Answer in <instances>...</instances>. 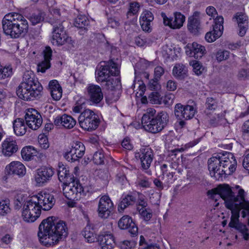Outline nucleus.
Instances as JSON below:
<instances>
[{"label":"nucleus","mask_w":249,"mask_h":249,"mask_svg":"<svg viewBox=\"0 0 249 249\" xmlns=\"http://www.w3.org/2000/svg\"><path fill=\"white\" fill-rule=\"evenodd\" d=\"M207 194L213 199L216 200V196H220L225 201L226 208L230 210L231 213L229 226L236 229L242 234L245 240H248L249 234L246 226L239 222L240 211L242 210V217L249 215V202L245 199L244 191L240 189L235 195L229 185H225L209 190Z\"/></svg>","instance_id":"f257e3e1"},{"label":"nucleus","mask_w":249,"mask_h":249,"mask_svg":"<svg viewBox=\"0 0 249 249\" xmlns=\"http://www.w3.org/2000/svg\"><path fill=\"white\" fill-rule=\"evenodd\" d=\"M55 217H49L42 221L38 228L39 241L46 247L57 244L68 234L66 223L62 220L55 222Z\"/></svg>","instance_id":"f03ea898"},{"label":"nucleus","mask_w":249,"mask_h":249,"mask_svg":"<svg viewBox=\"0 0 249 249\" xmlns=\"http://www.w3.org/2000/svg\"><path fill=\"white\" fill-rule=\"evenodd\" d=\"M208 169L212 177L216 180L231 175L236 170L237 161L231 153L224 152L215 154L208 162Z\"/></svg>","instance_id":"7ed1b4c3"},{"label":"nucleus","mask_w":249,"mask_h":249,"mask_svg":"<svg viewBox=\"0 0 249 249\" xmlns=\"http://www.w3.org/2000/svg\"><path fill=\"white\" fill-rule=\"evenodd\" d=\"M120 73V66L112 60L101 62L95 71L96 80L108 90L121 87L119 78L114 77Z\"/></svg>","instance_id":"20e7f679"},{"label":"nucleus","mask_w":249,"mask_h":249,"mask_svg":"<svg viewBox=\"0 0 249 249\" xmlns=\"http://www.w3.org/2000/svg\"><path fill=\"white\" fill-rule=\"evenodd\" d=\"M43 87L32 71H26L23 77V81L17 89L18 97L25 101L39 98L41 95Z\"/></svg>","instance_id":"39448f33"},{"label":"nucleus","mask_w":249,"mask_h":249,"mask_svg":"<svg viewBox=\"0 0 249 249\" xmlns=\"http://www.w3.org/2000/svg\"><path fill=\"white\" fill-rule=\"evenodd\" d=\"M3 33L12 38H18L25 34L29 25L24 17L16 13L6 15L2 20Z\"/></svg>","instance_id":"423d86ee"},{"label":"nucleus","mask_w":249,"mask_h":249,"mask_svg":"<svg viewBox=\"0 0 249 249\" xmlns=\"http://www.w3.org/2000/svg\"><path fill=\"white\" fill-rule=\"evenodd\" d=\"M168 122L169 116L166 112L160 111L156 114V110L153 108H148L142 118L144 129L153 134L161 131Z\"/></svg>","instance_id":"0eeeda50"},{"label":"nucleus","mask_w":249,"mask_h":249,"mask_svg":"<svg viewBox=\"0 0 249 249\" xmlns=\"http://www.w3.org/2000/svg\"><path fill=\"white\" fill-rule=\"evenodd\" d=\"M49 23L53 26L51 41L53 45L62 46L65 43L72 44L71 38L64 30V20L51 18Z\"/></svg>","instance_id":"6e6552de"},{"label":"nucleus","mask_w":249,"mask_h":249,"mask_svg":"<svg viewBox=\"0 0 249 249\" xmlns=\"http://www.w3.org/2000/svg\"><path fill=\"white\" fill-rule=\"evenodd\" d=\"M78 121L81 128L89 131L95 130L100 124L98 115L89 109H86L81 112Z\"/></svg>","instance_id":"1a4fd4ad"},{"label":"nucleus","mask_w":249,"mask_h":249,"mask_svg":"<svg viewBox=\"0 0 249 249\" xmlns=\"http://www.w3.org/2000/svg\"><path fill=\"white\" fill-rule=\"evenodd\" d=\"M36 198L33 196L29 198L22 210L21 216L23 220L28 223L35 221L40 216L41 209L36 201Z\"/></svg>","instance_id":"9d476101"},{"label":"nucleus","mask_w":249,"mask_h":249,"mask_svg":"<svg viewBox=\"0 0 249 249\" xmlns=\"http://www.w3.org/2000/svg\"><path fill=\"white\" fill-rule=\"evenodd\" d=\"M63 192L68 199L73 201L78 200L86 195L85 189L76 180V178L63 187Z\"/></svg>","instance_id":"9b49d317"},{"label":"nucleus","mask_w":249,"mask_h":249,"mask_svg":"<svg viewBox=\"0 0 249 249\" xmlns=\"http://www.w3.org/2000/svg\"><path fill=\"white\" fill-rule=\"evenodd\" d=\"M196 112V109L193 106H183L181 104H177L174 109L175 115L181 127L185 125V120L193 118Z\"/></svg>","instance_id":"f8f14e48"},{"label":"nucleus","mask_w":249,"mask_h":249,"mask_svg":"<svg viewBox=\"0 0 249 249\" xmlns=\"http://www.w3.org/2000/svg\"><path fill=\"white\" fill-rule=\"evenodd\" d=\"M135 157L140 159L142 168L146 170V173L147 174L151 175V172L148 170L154 157L153 152L151 148L148 146L142 147L139 152L136 153Z\"/></svg>","instance_id":"ddd939ff"},{"label":"nucleus","mask_w":249,"mask_h":249,"mask_svg":"<svg viewBox=\"0 0 249 249\" xmlns=\"http://www.w3.org/2000/svg\"><path fill=\"white\" fill-rule=\"evenodd\" d=\"M224 18L222 16H217L213 19L212 30L207 32L205 35L206 40L208 42H213L220 37L223 32Z\"/></svg>","instance_id":"4468645a"},{"label":"nucleus","mask_w":249,"mask_h":249,"mask_svg":"<svg viewBox=\"0 0 249 249\" xmlns=\"http://www.w3.org/2000/svg\"><path fill=\"white\" fill-rule=\"evenodd\" d=\"M87 92L90 105L98 106L102 102L104 94L102 89L99 86L89 84L87 87Z\"/></svg>","instance_id":"2eb2a0df"},{"label":"nucleus","mask_w":249,"mask_h":249,"mask_svg":"<svg viewBox=\"0 0 249 249\" xmlns=\"http://www.w3.org/2000/svg\"><path fill=\"white\" fill-rule=\"evenodd\" d=\"M177 141L176 139H173L171 137H168L166 139L165 146L168 148L169 156L175 157L177 152H182L188 148L193 147L199 142V140L198 139L195 140L182 145L180 148L175 147Z\"/></svg>","instance_id":"dca6fc26"},{"label":"nucleus","mask_w":249,"mask_h":249,"mask_svg":"<svg viewBox=\"0 0 249 249\" xmlns=\"http://www.w3.org/2000/svg\"><path fill=\"white\" fill-rule=\"evenodd\" d=\"M85 151V147L83 143L79 141L73 142L71 150L65 153L64 157L69 161L74 162L81 158Z\"/></svg>","instance_id":"f3484780"},{"label":"nucleus","mask_w":249,"mask_h":249,"mask_svg":"<svg viewBox=\"0 0 249 249\" xmlns=\"http://www.w3.org/2000/svg\"><path fill=\"white\" fill-rule=\"evenodd\" d=\"M33 196L36 198L38 205L44 211L50 210L55 202L53 195L46 191H41Z\"/></svg>","instance_id":"a211bd4d"},{"label":"nucleus","mask_w":249,"mask_h":249,"mask_svg":"<svg viewBox=\"0 0 249 249\" xmlns=\"http://www.w3.org/2000/svg\"><path fill=\"white\" fill-rule=\"evenodd\" d=\"M24 118L26 125L33 130L37 129L42 123L41 116L34 108L27 110Z\"/></svg>","instance_id":"6ab92c4d"},{"label":"nucleus","mask_w":249,"mask_h":249,"mask_svg":"<svg viewBox=\"0 0 249 249\" xmlns=\"http://www.w3.org/2000/svg\"><path fill=\"white\" fill-rule=\"evenodd\" d=\"M114 209L113 204L107 196H102L98 203V213L99 217L106 219L108 218Z\"/></svg>","instance_id":"aec40b11"},{"label":"nucleus","mask_w":249,"mask_h":249,"mask_svg":"<svg viewBox=\"0 0 249 249\" xmlns=\"http://www.w3.org/2000/svg\"><path fill=\"white\" fill-rule=\"evenodd\" d=\"M161 15L164 24L173 29H180L185 20V17L179 12L175 13L172 18H168L164 13H161Z\"/></svg>","instance_id":"412c9836"},{"label":"nucleus","mask_w":249,"mask_h":249,"mask_svg":"<svg viewBox=\"0 0 249 249\" xmlns=\"http://www.w3.org/2000/svg\"><path fill=\"white\" fill-rule=\"evenodd\" d=\"M54 173L53 168L43 166L37 170L35 180L37 184L42 185L51 180Z\"/></svg>","instance_id":"4be33fe9"},{"label":"nucleus","mask_w":249,"mask_h":249,"mask_svg":"<svg viewBox=\"0 0 249 249\" xmlns=\"http://www.w3.org/2000/svg\"><path fill=\"white\" fill-rule=\"evenodd\" d=\"M97 239L102 249H113L115 246L114 236L109 231L103 230Z\"/></svg>","instance_id":"5701e85b"},{"label":"nucleus","mask_w":249,"mask_h":249,"mask_svg":"<svg viewBox=\"0 0 249 249\" xmlns=\"http://www.w3.org/2000/svg\"><path fill=\"white\" fill-rule=\"evenodd\" d=\"M202 14L198 11L195 12L193 15L189 17L187 22V29L192 34L197 35L201 29L200 19Z\"/></svg>","instance_id":"b1692460"},{"label":"nucleus","mask_w":249,"mask_h":249,"mask_svg":"<svg viewBox=\"0 0 249 249\" xmlns=\"http://www.w3.org/2000/svg\"><path fill=\"white\" fill-rule=\"evenodd\" d=\"M205 47L196 42L188 44L186 47V53L190 57H194L196 59H199L205 53Z\"/></svg>","instance_id":"393cba45"},{"label":"nucleus","mask_w":249,"mask_h":249,"mask_svg":"<svg viewBox=\"0 0 249 249\" xmlns=\"http://www.w3.org/2000/svg\"><path fill=\"white\" fill-rule=\"evenodd\" d=\"M18 150V146L15 140L11 137L6 138L2 143V153L5 156L10 157Z\"/></svg>","instance_id":"a878e982"},{"label":"nucleus","mask_w":249,"mask_h":249,"mask_svg":"<svg viewBox=\"0 0 249 249\" xmlns=\"http://www.w3.org/2000/svg\"><path fill=\"white\" fill-rule=\"evenodd\" d=\"M54 124L57 126H62L67 129H71L76 124L75 120L71 116L63 114L57 116L54 120Z\"/></svg>","instance_id":"bb28decb"},{"label":"nucleus","mask_w":249,"mask_h":249,"mask_svg":"<svg viewBox=\"0 0 249 249\" xmlns=\"http://www.w3.org/2000/svg\"><path fill=\"white\" fill-rule=\"evenodd\" d=\"M233 19L236 21L239 27V35L243 36L247 30L248 26V17L242 13H237Z\"/></svg>","instance_id":"cd10ccee"},{"label":"nucleus","mask_w":249,"mask_h":249,"mask_svg":"<svg viewBox=\"0 0 249 249\" xmlns=\"http://www.w3.org/2000/svg\"><path fill=\"white\" fill-rule=\"evenodd\" d=\"M6 170L8 174L11 175H18L23 176L26 173L24 165L19 161H15L10 163L7 166Z\"/></svg>","instance_id":"c85d7f7f"},{"label":"nucleus","mask_w":249,"mask_h":249,"mask_svg":"<svg viewBox=\"0 0 249 249\" xmlns=\"http://www.w3.org/2000/svg\"><path fill=\"white\" fill-rule=\"evenodd\" d=\"M44 60L37 65V71L42 73L45 72L46 70L51 67L50 60L51 59L52 51L50 47H47L44 51Z\"/></svg>","instance_id":"c756f323"},{"label":"nucleus","mask_w":249,"mask_h":249,"mask_svg":"<svg viewBox=\"0 0 249 249\" xmlns=\"http://www.w3.org/2000/svg\"><path fill=\"white\" fill-rule=\"evenodd\" d=\"M89 21L85 15H79L75 19L74 25L78 28L82 29L81 34H84L88 30Z\"/></svg>","instance_id":"7c9ffc66"},{"label":"nucleus","mask_w":249,"mask_h":249,"mask_svg":"<svg viewBox=\"0 0 249 249\" xmlns=\"http://www.w3.org/2000/svg\"><path fill=\"white\" fill-rule=\"evenodd\" d=\"M137 199L136 194H128L119 203L118 207L120 212H123L127 207L133 205Z\"/></svg>","instance_id":"2f4dec72"},{"label":"nucleus","mask_w":249,"mask_h":249,"mask_svg":"<svg viewBox=\"0 0 249 249\" xmlns=\"http://www.w3.org/2000/svg\"><path fill=\"white\" fill-rule=\"evenodd\" d=\"M13 126L14 131L17 136H23L27 130L24 120L21 118H17L13 121Z\"/></svg>","instance_id":"473e14b6"},{"label":"nucleus","mask_w":249,"mask_h":249,"mask_svg":"<svg viewBox=\"0 0 249 249\" xmlns=\"http://www.w3.org/2000/svg\"><path fill=\"white\" fill-rule=\"evenodd\" d=\"M57 174L59 180L60 181L70 182L71 180H74L75 177L71 175L69 171L64 167L63 165L61 166L59 165L57 170Z\"/></svg>","instance_id":"72a5a7b5"},{"label":"nucleus","mask_w":249,"mask_h":249,"mask_svg":"<svg viewBox=\"0 0 249 249\" xmlns=\"http://www.w3.org/2000/svg\"><path fill=\"white\" fill-rule=\"evenodd\" d=\"M187 69L182 64H176L173 69V74L177 79H182L187 76Z\"/></svg>","instance_id":"f704fd0d"},{"label":"nucleus","mask_w":249,"mask_h":249,"mask_svg":"<svg viewBox=\"0 0 249 249\" xmlns=\"http://www.w3.org/2000/svg\"><path fill=\"white\" fill-rule=\"evenodd\" d=\"M36 153V150L32 146L24 147L21 151L22 158L27 161L31 160Z\"/></svg>","instance_id":"c9c22d12"},{"label":"nucleus","mask_w":249,"mask_h":249,"mask_svg":"<svg viewBox=\"0 0 249 249\" xmlns=\"http://www.w3.org/2000/svg\"><path fill=\"white\" fill-rule=\"evenodd\" d=\"M29 199H27L25 194H18L15 197L14 202V208L16 210H19L26 203Z\"/></svg>","instance_id":"e433bc0d"},{"label":"nucleus","mask_w":249,"mask_h":249,"mask_svg":"<svg viewBox=\"0 0 249 249\" xmlns=\"http://www.w3.org/2000/svg\"><path fill=\"white\" fill-rule=\"evenodd\" d=\"M140 5L138 2H132L129 3L128 11L126 14L127 18H130L131 19L134 18L140 10Z\"/></svg>","instance_id":"4c0bfd02"},{"label":"nucleus","mask_w":249,"mask_h":249,"mask_svg":"<svg viewBox=\"0 0 249 249\" xmlns=\"http://www.w3.org/2000/svg\"><path fill=\"white\" fill-rule=\"evenodd\" d=\"M82 234L89 243H93L96 239V235L94 233L93 229H91L89 226H86L84 228L82 232Z\"/></svg>","instance_id":"58836bf2"},{"label":"nucleus","mask_w":249,"mask_h":249,"mask_svg":"<svg viewBox=\"0 0 249 249\" xmlns=\"http://www.w3.org/2000/svg\"><path fill=\"white\" fill-rule=\"evenodd\" d=\"M120 88V87L116 88L113 90H110L111 91L108 93V95L106 97V101L107 104H111L116 102L119 100L120 98L119 91V90H117V89Z\"/></svg>","instance_id":"ea45409f"},{"label":"nucleus","mask_w":249,"mask_h":249,"mask_svg":"<svg viewBox=\"0 0 249 249\" xmlns=\"http://www.w3.org/2000/svg\"><path fill=\"white\" fill-rule=\"evenodd\" d=\"M133 222L130 217L128 215L124 216L118 221V227L121 229H127Z\"/></svg>","instance_id":"a19ab883"},{"label":"nucleus","mask_w":249,"mask_h":249,"mask_svg":"<svg viewBox=\"0 0 249 249\" xmlns=\"http://www.w3.org/2000/svg\"><path fill=\"white\" fill-rule=\"evenodd\" d=\"M205 106L206 108V111L208 113L209 111H214L218 107V102L215 99L212 97H208L206 99Z\"/></svg>","instance_id":"79ce46f5"},{"label":"nucleus","mask_w":249,"mask_h":249,"mask_svg":"<svg viewBox=\"0 0 249 249\" xmlns=\"http://www.w3.org/2000/svg\"><path fill=\"white\" fill-rule=\"evenodd\" d=\"M10 211V201L8 199L0 200V215H4Z\"/></svg>","instance_id":"37998d69"},{"label":"nucleus","mask_w":249,"mask_h":249,"mask_svg":"<svg viewBox=\"0 0 249 249\" xmlns=\"http://www.w3.org/2000/svg\"><path fill=\"white\" fill-rule=\"evenodd\" d=\"M13 74V70L11 66L2 67L0 66V79L11 77Z\"/></svg>","instance_id":"c03bdc74"},{"label":"nucleus","mask_w":249,"mask_h":249,"mask_svg":"<svg viewBox=\"0 0 249 249\" xmlns=\"http://www.w3.org/2000/svg\"><path fill=\"white\" fill-rule=\"evenodd\" d=\"M44 16V13L42 12L39 11L37 13L33 14L29 18V19L33 25H36L43 20Z\"/></svg>","instance_id":"a18cd8bd"},{"label":"nucleus","mask_w":249,"mask_h":249,"mask_svg":"<svg viewBox=\"0 0 249 249\" xmlns=\"http://www.w3.org/2000/svg\"><path fill=\"white\" fill-rule=\"evenodd\" d=\"M105 156L101 151L96 152L93 156V161L95 164L101 165L104 163Z\"/></svg>","instance_id":"49530a36"},{"label":"nucleus","mask_w":249,"mask_h":249,"mask_svg":"<svg viewBox=\"0 0 249 249\" xmlns=\"http://www.w3.org/2000/svg\"><path fill=\"white\" fill-rule=\"evenodd\" d=\"M148 98L152 104H160L161 103L162 98L157 92H152L149 94Z\"/></svg>","instance_id":"de8ad7c7"},{"label":"nucleus","mask_w":249,"mask_h":249,"mask_svg":"<svg viewBox=\"0 0 249 249\" xmlns=\"http://www.w3.org/2000/svg\"><path fill=\"white\" fill-rule=\"evenodd\" d=\"M230 53L226 50H219L216 54V59L218 62L225 60L229 58Z\"/></svg>","instance_id":"09e8293b"},{"label":"nucleus","mask_w":249,"mask_h":249,"mask_svg":"<svg viewBox=\"0 0 249 249\" xmlns=\"http://www.w3.org/2000/svg\"><path fill=\"white\" fill-rule=\"evenodd\" d=\"M154 19L153 14L148 10H145L142 13L140 18V21H152Z\"/></svg>","instance_id":"8fccbe9b"},{"label":"nucleus","mask_w":249,"mask_h":249,"mask_svg":"<svg viewBox=\"0 0 249 249\" xmlns=\"http://www.w3.org/2000/svg\"><path fill=\"white\" fill-rule=\"evenodd\" d=\"M137 185L140 187L144 188H149L151 185L149 178L146 177L139 178L136 182Z\"/></svg>","instance_id":"3c124183"},{"label":"nucleus","mask_w":249,"mask_h":249,"mask_svg":"<svg viewBox=\"0 0 249 249\" xmlns=\"http://www.w3.org/2000/svg\"><path fill=\"white\" fill-rule=\"evenodd\" d=\"M190 65L192 66L193 68L194 72L197 75H200L203 70V68L202 66L200 65L199 62L197 60H194L190 62Z\"/></svg>","instance_id":"603ef678"},{"label":"nucleus","mask_w":249,"mask_h":249,"mask_svg":"<svg viewBox=\"0 0 249 249\" xmlns=\"http://www.w3.org/2000/svg\"><path fill=\"white\" fill-rule=\"evenodd\" d=\"M38 141L42 148L47 149L49 148V143L47 136L44 135H39L38 138Z\"/></svg>","instance_id":"864d4df0"},{"label":"nucleus","mask_w":249,"mask_h":249,"mask_svg":"<svg viewBox=\"0 0 249 249\" xmlns=\"http://www.w3.org/2000/svg\"><path fill=\"white\" fill-rule=\"evenodd\" d=\"M139 212L141 215L145 220L148 221L152 217V213L151 211L146 208H141L139 209Z\"/></svg>","instance_id":"5fc2aeb1"},{"label":"nucleus","mask_w":249,"mask_h":249,"mask_svg":"<svg viewBox=\"0 0 249 249\" xmlns=\"http://www.w3.org/2000/svg\"><path fill=\"white\" fill-rule=\"evenodd\" d=\"M85 103V99L81 98L77 101L75 106L72 108V111L75 113H80L83 108V105Z\"/></svg>","instance_id":"6e6d98bb"},{"label":"nucleus","mask_w":249,"mask_h":249,"mask_svg":"<svg viewBox=\"0 0 249 249\" xmlns=\"http://www.w3.org/2000/svg\"><path fill=\"white\" fill-rule=\"evenodd\" d=\"M50 12L51 16L49 18V21L51 18H54L55 20H62L60 18V13L59 9L52 8L50 9Z\"/></svg>","instance_id":"4d7b16f0"},{"label":"nucleus","mask_w":249,"mask_h":249,"mask_svg":"<svg viewBox=\"0 0 249 249\" xmlns=\"http://www.w3.org/2000/svg\"><path fill=\"white\" fill-rule=\"evenodd\" d=\"M242 131L244 138L249 140V120L244 123L242 127Z\"/></svg>","instance_id":"13d9d810"},{"label":"nucleus","mask_w":249,"mask_h":249,"mask_svg":"<svg viewBox=\"0 0 249 249\" xmlns=\"http://www.w3.org/2000/svg\"><path fill=\"white\" fill-rule=\"evenodd\" d=\"M134 245V242L128 240L123 241L119 243V247L121 249H129L133 248Z\"/></svg>","instance_id":"bf43d9fd"},{"label":"nucleus","mask_w":249,"mask_h":249,"mask_svg":"<svg viewBox=\"0 0 249 249\" xmlns=\"http://www.w3.org/2000/svg\"><path fill=\"white\" fill-rule=\"evenodd\" d=\"M49 88L50 92L57 90V89H62L61 87L56 80H52L49 83Z\"/></svg>","instance_id":"052dcab7"},{"label":"nucleus","mask_w":249,"mask_h":249,"mask_svg":"<svg viewBox=\"0 0 249 249\" xmlns=\"http://www.w3.org/2000/svg\"><path fill=\"white\" fill-rule=\"evenodd\" d=\"M51 92V96L53 99L55 101L59 100L62 97V89H57V90L52 91Z\"/></svg>","instance_id":"680f3d73"},{"label":"nucleus","mask_w":249,"mask_h":249,"mask_svg":"<svg viewBox=\"0 0 249 249\" xmlns=\"http://www.w3.org/2000/svg\"><path fill=\"white\" fill-rule=\"evenodd\" d=\"M136 195L137 197L138 196V202L139 205L142 206V208H146L147 205V203L145 200L144 196L140 193H137Z\"/></svg>","instance_id":"e2e57ef3"},{"label":"nucleus","mask_w":249,"mask_h":249,"mask_svg":"<svg viewBox=\"0 0 249 249\" xmlns=\"http://www.w3.org/2000/svg\"><path fill=\"white\" fill-rule=\"evenodd\" d=\"M116 180L121 183H123L126 180V178L122 169H118L117 173L116 175Z\"/></svg>","instance_id":"0e129e2a"},{"label":"nucleus","mask_w":249,"mask_h":249,"mask_svg":"<svg viewBox=\"0 0 249 249\" xmlns=\"http://www.w3.org/2000/svg\"><path fill=\"white\" fill-rule=\"evenodd\" d=\"M122 146L124 149L130 150L133 148V145L130 142V140L128 138H124L122 142Z\"/></svg>","instance_id":"69168bd1"},{"label":"nucleus","mask_w":249,"mask_h":249,"mask_svg":"<svg viewBox=\"0 0 249 249\" xmlns=\"http://www.w3.org/2000/svg\"><path fill=\"white\" fill-rule=\"evenodd\" d=\"M152 21H140L141 27L143 31L147 32L151 31V23Z\"/></svg>","instance_id":"338daca9"},{"label":"nucleus","mask_w":249,"mask_h":249,"mask_svg":"<svg viewBox=\"0 0 249 249\" xmlns=\"http://www.w3.org/2000/svg\"><path fill=\"white\" fill-rule=\"evenodd\" d=\"M238 77L241 79H245L249 77V69H242L239 71Z\"/></svg>","instance_id":"774afa93"}]
</instances>
